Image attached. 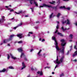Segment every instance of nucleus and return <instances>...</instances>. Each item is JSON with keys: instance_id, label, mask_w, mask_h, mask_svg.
Returning <instances> with one entry per match:
<instances>
[{"instance_id": "nucleus-18", "label": "nucleus", "mask_w": 77, "mask_h": 77, "mask_svg": "<svg viewBox=\"0 0 77 77\" xmlns=\"http://www.w3.org/2000/svg\"><path fill=\"white\" fill-rule=\"evenodd\" d=\"M60 15H61V14H60V13H58L57 15V18H59V17H60Z\"/></svg>"}, {"instance_id": "nucleus-41", "label": "nucleus", "mask_w": 77, "mask_h": 77, "mask_svg": "<svg viewBox=\"0 0 77 77\" xmlns=\"http://www.w3.org/2000/svg\"><path fill=\"white\" fill-rule=\"evenodd\" d=\"M14 10L13 9H12L10 10V12H14Z\"/></svg>"}, {"instance_id": "nucleus-9", "label": "nucleus", "mask_w": 77, "mask_h": 77, "mask_svg": "<svg viewBox=\"0 0 77 77\" xmlns=\"http://www.w3.org/2000/svg\"><path fill=\"white\" fill-rule=\"evenodd\" d=\"M22 66L23 67H22L21 69H24V68H25L26 67V66H25V64H24V62L22 63Z\"/></svg>"}, {"instance_id": "nucleus-32", "label": "nucleus", "mask_w": 77, "mask_h": 77, "mask_svg": "<svg viewBox=\"0 0 77 77\" xmlns=\"http://www.w3.org/2000/svg\"><path fill=\"white\" fill-rule=\"evenodd\" d=\"M18 27V26H17L15 27H14V28H13V29H14V30H16V29H17V28Z\"/></svg>"}, {"instance_id": "nucleus-43", "label": "nucleus", "mask_w": 77, "mask_h": 77, "mask_svg": "<svg viewBox=\"0 0 77 77\" xmlns=\"http://www.w3.org/2000/svg\"><path fill=\"white\" fill-rule=\"evenodd\" d=\"M75 24L76 26H77V22H76L75 23Z\"/></svg>"}, {"instance_id": "nucleus-63", "label": "nucleus", "mask_w": 77, "mask_h": 77, "mask_svg": "<svg viewBox=\"0 0 77 77\" xmlns=\"http://www.w3.org/2000/svg\"><path fill=\"white\" fill-rule=\"evenodd\" d=\"M8 10H9L11 9L10 8H8Z\"/></svg>"}, {"instance_id": "nucleus-57", "label": "nucleus", "mask_w": 77, "mask_h": 77, "mask_svg": "<svg viewBox=\"0 0 77 77\" xmlns=\"http://www.w3.org/2000/svg\"><path fill=\"white\" fill-rule=\"evenodd\" d=\"M69 42H71L72 41V40H69Z\"/></svg>"}, {"instance_id": "nucleus-55", "label": "nucleus", "mask_w": 77, "mask_h": 77, "mask_svg": "<svg viewBox=\"0 0 77 77\" xmlns=\"http://www.w3.org/2000/svg\"><path fill=\"white\" fill-rule=\"evenodd\" d=\"M27 36H30V34H28Z\"/></svg>"}, {"instance_id": "nucleus-16", "label": "nucleus", "mask_w": 77, "mask_h": 77, "mask_svg": "<svg viewBox=\"0 0 77 77\" xmlns=\"http://www.w3.org/2000/svg\"><path fill=\"white\" fill-rule=\"evenodd\" d=\"M61 29L63 31H65V30H69V28H68L67 29L66 28H65L64 29L63 27V26L62 27Z\"/></svg>"}, {"instance_id": "nucleus-47", "label": "nucleus", "mask_w": 77, "mask_h": 77, "mask_svg": "<svg viewBox=\"0 0 77 77\" xmlns=\"http://www.w3.org/2000/svg\"><path fill=\"white\" fill-rule=\"evenodd\" d=\"M43 41H45V39H42V42H43Z\"/></svg>"}, {"instance_id": "nucleus-61", "label": "nucleus", "mask_w": 77, "mask_h": 77, "mask_svg": "<svg viewBox=\"0 0 77 77\" xmlns=\"http://www.w3.org/2000/svg\"><path fill=\"white\" fill-rule=\"evenodd\" d=\"M47 65H49V64L48 63H47Z\"/></svg>"}, {"instance_id": "nucleus-56", "label": "nucleus", "mask_w": 77, "mask_h": 77, "mask_svg": "<svg viewBox=\"0 0 77 77\" xmlns=\"http://www.w3.org/2000/svg\"><path fill=\"white\" fill-rule=\"evenodd\" d=\"M3 44V43H2L1 44H0V45H2Z\"/></svg>"}, {"instance_id": "nucleus-24", "label": "nucleus", "mask_w": 77, "mask_h": 77, "mask_svg": "<svg viewBox=\"0 0 77 77\" xmlns=\"http://www.w3.org/2000/svg\"><path fill=\"white\" fill-rule=\"evenodd\" d=\"M59 64H57V65H56V66L55 67V69H54V71H55V69H56V68L57 67H59Z\"/></svg>"}, {"instance_id": "nucleus-44", "label": "nucleus", "mask_w": 77, "mask_h": 77, "mask_svg": "<svg viewBox=\"0 0 77 77\" xmlns=\"http://www.w3.org/2000/svg\"><path fill=\"white\" fill-rule=\"evenodd\" d=\"M77 60L76 59L74 60H73V61H74V62H77Z\"/></svg>"}, {"instance_id": "nucleus-31", "label": "nucleus", "mask_w": 77, "mask_h": 77, "mask_svg": "<svg viewBox=\"0 0 77 77\" xmlns=\"http://www.w3.org/2000/svg\"><path fill=\"white\" fill-rule=\"evenodd\" d=\"M23 42L22 41H20L18 42V43H19V44H21Z\"/></svg>"}, {"instance_id": "nucleus-19", "label": "nucleus", "mask_w": 77, "mask_h": 77, "mask_svg": "<svg viewBox=\"0 0 77 77\" xmlns=\"http://www.w3.org/2000/svg\"><path fill=\"white\" fill-rule=\"evenodd\" d=\"M5 71H6V69H4L2 70H1L0 72H5Z\"/></svg>"}, {"instance_id": "nucleus-1", "label": "nucleus", "mask_w": 77, "mask_h": 77, "mask_svg": "<svg viewBox=\"0 0 77 77\" xmlns=\"http://www.w3.org/2000/svg\"><path fill=\"white\" fill-rule=\"evenodd\" d=\"M52 39L53 40H54V44L55 46V48L56 49L57 54V52H58V51L60 50V51L59 52V55H60V53L62 54H63L65 50V47H64V46L66 45V42H65V40L63 39H62L60 40L61 42H62L61 43V45L62 47L61 48H59V46H58V43H57V41H56L55 37H52Z\"/></svg>"}, {"instance_id": "nucleus-15", "label": "nucleus", "mask_w": 77, "mask_h": 77, "mask_svg": "<svg viewBox=\"0 0 77 77\" xmlns=\"http://www.w3.org/2000/svg\"><path fill=\"white\" fill-rule=\"evenodd\" d=\"M18 51H19V52H21L22 51H23V49L22 48H19L18 49Z\"/></svg>"}, {"instance_id": "nucleus-45", "label": "nucleus", "mask_w": 77, "mask_h": 77, "mask_svg": "<svg viewBox=\"0 0 77 77\" xmlns=\"http://www.w3.org/2000/svg\"><path fill=\"white\" fill-rule=\"evenodd\" d=\"M33 50H34L33 49H32L30 50V52H32V51H33Z\"/></svg>"}, {"instance_id": "nucleus-33", "label": "nucleus", "mask_w": 77, "mask_h": 77, "mask_svg": "<svg viewBox=\"0 0 77 77\" xmlns=\"http://www.w3.org/2000/svg\"><path fill=\"white\" fill-rule=\"evenodd\" d=\"M3 23V21H2V20L1 19L0 20V24H1V23Z\"/></svg>"}, {"instance_id": "nucleus-8", "label": "nucleus", "mask_w": 77, "mask_h": 77, "mask_svg": "<svg viewBox=\"0 0 77 77\" xmlns=\"http://www.w3.org/2000/svg\"><path fill=\"white\" fill-rule=\"evenodd\" d=\"M15 13L17 14H23L24 13V11H23L21 10L20 11H19L18 13L15 12Z\"/></svg>"}, {"instance_id": "nucleus-62", "label": "nucleus", "mask_w": 77, "mask_h": 77, "mask_svg": "<svg viewBox=\"0 0 77 77\" xmlns=\"http://www.w3.org/2000/svg\"><path fill=\"white\" fill-rule=\"evenodd\" d=\"M50 3H51V4H53V3L52 2H50Z\"/></svg>"}, {"instance_id": "nucleus-60", "label": "nucleus", "mask_w": 77, "mask_h": 77, "mask_svg": "<svg viewBox=\"0 0 77 77\" xmlns=\"http://www.w3.org/2000/svg\"><path fill=\"white\" fill-rule=\"evenodd\" d=\"M36 23H39V22H38V21L37 22H36Z\"/></svg>"}, {"instance_id": "nucleus-58", "label": "nucleus", "mask_w": 77, "mask_h": 77, "mask_svg": "<svg viewBox=\"0 0 77 77\" xmlns=\"http://www.w3.org/2000/svg\"><path fill=\"white\" fill-rule=\"evenodd\" d=\"M42 39H41V38H40L39 39V41H41Z\"/></svg>"}, {"instance_id": "nucleus-37", "label": "nucleus", "mask_w": 77, "mask_h": 77, "mask_svg": "<svg viewBox=\"0 0 77 77\" xmlns=\"http://www.w3.org/2000/svg\"><path fill=\"white\" fill-rule=\"evenodd\" d=\"M45 53L43 54V56L44 57H45Z\"/></svg>"}, {"instance_id": "nucleus-26", "label": "nucleus", "mask_w": 77, "mask_h": 77, "mask_svg": "<svg viewBox=\"0 0 77 77\" xmlns=\"http://www.w3.org/2000/svg\"><path fill=\"white\" fill-rule=\"evenodd\" d=\"M46 68H48V69H50V66H46L45 67V69H46Z\"/></svg>"}, {"instance_id": "nucleus-27", "label": "nucleus", "mask_w": 77, "mask_h": 77, "mask_svg": "<svg viewBox=\"0 0 77 77\" xmlns=\"http://www.w3.org/2000/svg\"><path fill=\"white\" fill-rule=\"evenodd\" d=\"M7 58L8 59H9V58H10V56H9V54H8L7 55Z\"/></svg>"}, {"instance_id": "nucleus-17", "label": "nucleus", "mask_w": 77, "mask_h": 77, "mask_svg": "<svg viewBox=\"0 0 77 77\" xmlns=\"http://www.w3.org/2000/svg\"><path fill=\"white\" fill-rule=\"evenodd\" d=\"M22 25H23V23H21L17 25V26L18 27H20V26H21Z\"/></svg>"}, {"instance_id": "nucleus-40", "label": "nucleus", "mask_w": 77, "mask_h": 77, "mask_svg": "<svg viewBox=\"0 0 77 77\" xmlns=\"http://www.w3.org/2000/svg\"><path fill=\"white\" fill-rule=\"evenodd\" d=\"M24 59L25 60H27V59L26 57H25Z\"/></svg>"}, {"instance_id": "nucleus-10", "label": "nucleus", "mask_w": 77, "mask_h": 77, "mask_svg": "<svg viewBox=\"0 0 77 77\" xmlns=\"http://www.w3.org/2000/svg\"><path fill=\"white\" fill-rule=\"evenodd\" d=\"M10 55L11 57V58L13 59H14V60H15L17 59V57H14V56H13L12 54H10Z\"/></svg>"}, {"instance_id": "nucleus-39", "label": "nucleus", "mask_w": 77, "mask_h": 77, "mask_svg": "<svg viewBox=\"0 0 77 77\" xmlns=\"http://www.w3.org/2000/svg\"><path fill=\"white\" fill-rule=\"evenodd\" d=\"M31 69L32 71H34V69H33V67L31 68Z\"/></svg>"}, {"instance_id": "nucleus-6", "label": "nucleus", "mask_w": 77, "mask_h": 77, "mask_svg": "<svg viewBox=\"0 0 77 77\" xmlns=\"http://www.w3.org/2000/svg\"><path fill=\"white\" fill-rule=\"evenodd\" d=\"M67 22L66 24H70V21L68 19L67 20H66L65 22H62V24H64V23H66Z\"/></svg>"}, {"instance_id": "nucleus-20", "label": "nucleus", "mask_w": 77, "mask_h": 77, "mask_svg": "<svg viewBox=\"0 0 77 77\" xmlns=\"http://www.w3.org/2000/svg\"><path fill=\"white\" fill-rule=\"evenodd\" d=\"M58 35H60V36H63V35L62 33H61L60 32H58L57 33Z\"/></svg>"}, {"instance_id": "nucleus-2", "label": "nucleus", "mask_w": 77, "mask_h": 77, "mask_svg": "<svg viewBox=\"0 0 77 77\" xmlns=\"http://www.w3.org/2000/svg\"><path fill=\"white\" fill-rule=\"evenodd\" d=\"M54 62L56 64V63H57L58 65H59L60 63L63 62V57H62L60 59V61H59V60L58 59V57H57V56L56 60L55 61H54Z\"/></svg>"}, {"instance_id": "nucleus-54", "label": "nucleus", "mask_w": 77, "mask_h": 77, "mask_svg": "<svg viewBox=\"0 0 77 77\" xmlns=\"http://www.w3.org/2000/svg\"><path fill=\"white\" fill-rule=\"evenodd\" d=\"M63 0V1H68L69 0Z\"/></svg>"}, {"instance_id": "nucleus-21", "label": "nucleus", "mask_w": 77, "mask_h": 77, "mask_svg": "<svg viewBox=\"0 0 77 77\" xmlns=\"http://www.w3.org/2000/svg\"><path fill=\"white\" fill-rule=\"evenodd\" d=\"M53 15V13H52L51 15H50L49 16V18L50 19H51V18H52V16Z\"/></svg>"}, {"instance_id": "nucleus-59", "label": "nucleus", "mask_w": 77, "mask_h": 77, "mask_svg": "<svg viewBox=\"0 0 77 77\" xmlns=\"http://www.w3.org/2000/svg\"><path fill=\"white\" fill-rule=\"evenodd\" d=\"M53 2V3H55V2H54V1H53V2Z\"/></svg>"}, {"instance_id": "nucleus-36", "label": "nucleus", "mask_w": 77, "mask_h": 77, "mask_svg": "<svg viewBox=\"0 0 77 77\" xmlns=\"http://www.w3.org/2000/svg\"><path fill=\"white\" fill-rule=\"evenodd\" d=\"M72 45H71V46L70 47V51H71V50H72Z\"/></svg>"}, {"instance_id": "nucleus-13", "label": "nucleus", "mask_w": 77, "mask_h": 77, "mask_svg": "<svg viewBox=\"0 0 77 77\" xmlns=\"http://www.w3.org/2000/svg\"><path fill=\"white\" fill-rule=\"evenodd\" d=\"M42 51V50H40V51H39L38 53V54L39 56H41L42 55L41 54H40L41 53V52Z\"/></svg>"}, {"instance_id": "nucleus-23", "label": "nucleus", "mask_w": 77, "mask_h": 77, "mask_svg": "<svg viewBox=\"0 0 77 77\" xmlns=\"http://www.w3.org/2000/svg\"><path fill=\"white\" fill-rule=\"evenodd\" d=\"M8 68L9 69H14V68L12 66H10L8 67Z\"/></svg>"}, {"instance_id": "nucleus-46", "label": "nucleus", "mask_w": 77, "mask_h": 77, "mask_svg": "<svg viewBox=\"0 0 77 77\" xmlns=\"http://www.w3.org/2000/svg\"><path fill=\"white\" fill-rule=\"evenodd\" d=\"M29 33H30V34H33V33L32 32H29Z\"/></svg>"}, {"instance_id": "nucleus-53", "label": "nucleus", "mask_w": 77, "mask_h": 77, "mask_svg": "<svg viewBox=\"0 0 77 77\" xmlns=\"http://www.w3.org/2000/svg\"><path fill=\"white\" fill-rule=\"evenodd\" d=\"M52 74H54V72H52Z\"/></svg>"}, {"instance_id": "nucleus-48", "label": "nucleus", "mask_w": 77, "mask_h": 77, "mask_svg": "<svg viewBox=\"0 0 77 77\" xmlns=\"http://www.w3.org/2000/svg\"><path fill=\"white\" fill-rule=\"evenodd\" d=\"M13 31V29H11L10 30V32H12Z\"/></svg>"}, {"instance_id": "nucleus-50", "label": "nucleus", "mask_w": 77, "mask_h": 77, "mask_svg": "<svg viewBox=\"0 0 77 77\" xmlns=\"http://www.w3.org/2000/svg\"><path fill=\"white\" fill-rule=\"evenodd\" d=\"M7 46H8L9 47H10V44H8L7 45Z\"/></svg>"}, {"instance_id": "nucleus-28", "label": "nucleus", "mask_w": 77, "mask_h": 77, "mask_svg": "<svg viewBox=\"0 0 77 77\" xmlns=\"http://www.w3.org/2000/svg\"><path fill=\"white\" fill-rule=\"evenodd\" d=\"M66 9H67L68 10V11H70V7H67L66 8Z\"/></svg>"}, {"instance_id": "nucleus-7", "label": "nucleus", "mask_w": 77, "mask_h": 77, "mask_svg": "<svg viewBox=\"0 0 77 77\" xmlns=\"http://www.w3.org/2000/svg\"><path fill=\"white\" fill-rule=\"evenodd\" d=\"M17 37H19L20 38H22V37H23V34L21 33L18 34L17 35Z\"/></svg>"}, {"instance_id": "nucleus-52", "label": "nucleus", "mask_w": 77, "mask_h": 77, "mask_svg": "<svg viewBox=\"0 0 77 77\" xmlns=\"http://www.w3.org/2000/svg\"><path fill=\"white\" fill-rule=\"evenodd\" d=\"M57 22L58 24H59V22L57 21Z\"/></svg>"}, {"instance_id": "nucleus-30", "label": "nucleus", "mask_w": 77, "mask_h": 77, "mask_svg": "<svg viewBox=\"0 0 77 77\" xmlns=\"http://www.w3.org/2000/svg\"><path fill=\"white\" fill-rule=\"evenodd\" d=\"M30 9L32 10V12H33L34 11V8H31Z\"/></svg>"}, {"instance_id": "nucleus-29", "label": "nucleus", "mask_w": 77, "mask_h": 77, "mask_svg": "<svg viewBox=\"0 0 77 77\" xmlns=\"http://www.w3.org/2000/svg\"><path fill=\"white\" fill-rule=\"evenodd\" d=\"M70 37L71 39H72V35L70 34Z\"/></svg>"}, {"instance_id": "nucleus-42", "label": "nucleus", "mask_w": 77, "mask_h": 77, "mask_svg": "<svg viewBox=\"0 0 77 77\" xmlns=\"http://www.w3.org/2000/svg\"><path fill=\"white\" fill-rule=\"evenodd\" d=\"M66 55H68L69 54V51H68L66 54Z\"/></svg>"}, {"instance_id": "nucleus-34", "label": "nucleus", "mask_w": 77, "mask_h": 77, "mask_svg": "<svg viewBox=\"0 0 77 77\" xmlns=\"http://www.w3.org/2000/svg\"><path fill=\"white\" fill-rule=\"evenodd\" d=\"M62 76H63V73H62L60 75V77H62Z\"/></svg>"}, {"instance_id": "nucleus-12", "label": "nucleus", "mask_w": 77, "mask_h": 77, "mask_svg": "<svg viewBox=\"0 0 77 77\" xmlns=\"http://www.w3.org/2000/svg\"><path fill=\"white\" fill-rule=\"evenodd\" d=\"M59 25L57 24L56 26V28L57 29L56 30V31L54 32V33H56L57 32H58V30H57V29H59Z\"/></svg>"}, {"instance_id": "nucleus-38", "label": "nucleus", "mask_w": 77, "mask_h": 77, "mask_svg": "<svg viewBox=\"0 0 77 77\" xmlns=\"http://www.w3.org/2000/svg\"><path fill=\"white\" fill-rule=\"evenodd\" d=\"M35 28L36 29H38V26H35Z\"/></svg>"}, {"instance_id": "nucleus-14", "label": "nucleus", "mask_w": 77, "mask_h": 77, "mask_svg": "<svg viewBox=\"0 0 77 77\" xmlns=\"http://www.w3.org/2000/svg\"><path fill=\"white\" fill-rule=\"evenodd\" d=\"M2 17V22H3V21H5V16H1Z\"/></svg>"}, {"instance_id": "nucleus-64", "label": "nucleus", "mask_w": 77, "mask_h": 77, "mask_svg": "<svg viewBox=\"0 0 77 77\" xmlns=\"http://www.w3.org/2000/svg\"><path fill=\"white\" fill-rule=\"evenodd\" d=\"M14 18H11V20H14Z\"/></svg>"}, {"instance_id": "nucleus-4", "label": "nucleus", "mask_w": 77, "mask_h": 77, "mask_svg": "<svg viewBox=\"0 0 77 77\" xmlns=\"http://www.w3.org/2000/svg\"><path fill=\"white\" fill-rule=\"evenodd\" d=\"M74 48L75 49H76L77 50L73 54V57H75V56H77V48H76V45H75L74 46Z\"/></svg>"}, {"instance_id": "nucleus-51", "label": "nucleus", "mask_w": 77, "mask_h": 77, "mask_svg": "<svg viewBox=\"0 0 77 77\" xmlns=\"http://www.w3.org/2000/svg\"><path fill=\"white\" fill-rule=\"evenodd\" d=\"M5 7L6 8H9V7L8 6H5Z\"/></svg>"}, {"instance_id": "nucleus-35", "label": "nucleus", "mask_w": 77, "mask_h": 77, "mask_svg": "<svg viewBox=\"0 0 77 77\" xmlns=\"http://www.w3.org/2000/svg\"><path fill=\"white\" fill-rule=\"evenodd\" d=\"M65 8V6H63V7L61 6L60 7V8Z\"/></svg>"}, {"instance_id": "nucleus-3", "label": "nucleus", "mask_w": 77, "mask_h": 77, "mask_svg": "<svg viewBox=\"0 0 77 77\" xmlns=\"http://www.w3.org/2000/svg\"><path fill=\"white\" fill-rule=\"evenodd\" d=\"M14 36H15V35H14V34H12L10 36L9 38L8 39H5L4 40L3 43L5 44L6 43H7L8 41H11L12 39V38Z\"/></svg>"}, {"instance_id": "nucleus-22", "label": "nucleus", "mask_w": 77, "mask_h": 77, "mask_svg": "<svg viewBox=\"0 0 77 77\" xmlns=\"http://www.w3.org/2000/svg\"><path fill=\"white\" fill-rule=\"evenodd\" d=\"M24 56V54L23 53H21V55H20V57L22 58V56Z\"/></svg>"}, {"instance_id": "nucleus-49", "label": "nucleus", "mask_w": 77, "mask_h": 77, "mask_svg": "<svg viewBox=\"0 0 77 77\" xmlns=\"http://www.w3.org/2000/svg\"><path fill=\"white\" fill-rule=\"evenodd\" d=\"M25 17H29V15H25Z\"/></svg>"}, {"instance_id": "nucleus-25", "label": "nucleus", "mask_w": 77, "mask_h": 77, "mask_svg": "<svg viewBox=\"0 0 77 77\" xmlns=\"http://www.w3.org/2000/svg\"><path fill=\"white\" fill-rule=\"evenodd\" d=\"M60 0H58V1L57 2V3L58 5L60 4Z\"/></svg>"}, {"instance_id": "nucleus-11", "label": "nucleus", "mask_w": 77, "mask_h": 77, "mask_svg": "<svg viewBox=\"0 0 77 77\" xmlns=\"http://www.w3.org/2000/svg\"><path fill=\"white\" fill-rule=\"evenodd\" d=\"M37 73L38 74H40V75H43V73L42 71L40 72L38 71L37 72Z\"/></svg>"}, {"instance_id": "nucleus-5", "label": "nucleus", "mask_w": 77, "mask_h": 77, "mask_svg": "<svg viewBox=\"0 0 77 77\" xmlns=\"http://www.w3.org/2000/svg\"><path fill=\"white\" fill-rule=\"evenodd\" d=\"M44 7H48V8H50V7H51V6L47 5L46 4H44L43 5V6H40L39 8L40 9H41V8H44Z\"/></svg>"}]
</instances>
